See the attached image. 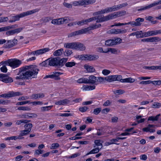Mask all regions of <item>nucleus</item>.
Masks as SVG:
<instances>
[{"label":"nucleus","instance_id":"ddd939ff","mask_svg":"<svg viewBox=\"0 0 161 161\" xmlns=\"http://www.w3.org/2000/svg\"><path fill=\"white\" fill-rule=\"evenodd\" d=\"M97 78L93 75H91L89 76L88 79V83L92 84H94L95 85L98 84Z\"/></svg>","mask_w":161,"mask_h":161},{"label":"nucleus","instance_id":"b1692460","mask_svg":"<svg viewBox=\"0 0 161 161\" xmlns=\"http://www.w3.org/2000/svg\"><path fill=\"white\" fill-rule=\"evenodd\" d=\"M84 67L88 72H93L95 71V69L92 66L85 65Z\"/></svg>","mask_w":161,"mask_h":161},{"label":"nucleus","instance_id":"a18cd8bd","mask_svg":"<svg viewBox=\"0 0 161 161\" xmlns=\"http://www.w3.org/2000/svg\"><path fill=\"white\" fill-rule=\"evenodd\" d=\"M59 146V145L58 143H53L50 146V148L51 149H56Z\"/></svg>","mask_w":161,"mask_h":161},{"label":"nucleus","instance_id":"f03ea898","mask_svg":"<svg viewBox=\"0 0 161 161\" xmlns=\"http://www.w3.org/2000/svg\"><path fill=\"white\" fill-rule=\"evenodd\" d=\"M67 60V58H61L59 57L50 58H49V66L62 67L64 65Z\"/></svg>","mask_w":161,"mask_h":161},{"label":"nucleus","instance_id":"a19ab883","mask_svg":"<svg viewBox=\"0 0 161 161\" xmlns=\"http://www.w3.org/2000/svg\"><path fill=\"white\" fill-rule=\"evenodd\" d=\"M94 143L96 146L99 147L100 149H101L102 148L103 146L102 143L101 142L100 140H95L94 141Z\"/></svg>","mask_w":161,"mask_h":161},{"label":"nucleus","instance_id":"864d4df0","mask_svg":"<svg viewBox=\"0 0 161 161\" xmlns=\"http://www.w3.org/2000/svg\"><path fill=\"white\" fill-rule=\"evenodd\" d=\"M28 119L31 118H36L37 116L36 114L34 113H27Z\"/></svg>","mask_w":161,"mask_h":161},{"label":"nucleus","instance_id":"6e6552de","mask_svg":"<svg viewBox=\"0 0 161 161\" xmlns=\"http://www.w3.org/2000/svg\"><path fill=\"white\" fill-rule=\"evenodd\" d=\"M107 81L111 82L114 81H119L121 79V75H113L106 77Z\"/></svg>","mask_w":161,"mask_h":161},{"label":"nucleus","instance_id":"8fccbe9b","mask_svg":"<svg viewBox=\"0 0 161 161\" xmlns=\"http://www.w3.org/2000/svg\"><path fill=\"white\" fill-rule=\"evenodd\" d=\"M106 77H97V80H98V82H103L104 81V80L107 81L106 79Z\"/></svg>","mask_w":161,"mask_h":161},{"label":"nucleus","instance_id":"9d476101","mask_svg":"<svg viewBox=\"0 0 161 161\" xmlns=\"http://www.w3.org/2000/svg\"><path fill=\"white\" fill-rule=\"evenodd\" d=\"M62 74L63 73H61L60 72H53L52 74L46 76L44 77V79L50 78L51 79H54L56 80H59L60 79L59 75Z\"/></svg>","mask_w":161,"mask_h":161},{"label":"nucleus","instance_id":"603ef678","mask_svg":"<svg viewBox=\"0 0 161 161\" xmlns=\"http://www.w3.org/2000/svg\"><path fill=\"white\" fill-rule=\"evenodd\" d=\"M23 28L22 27L19 28L15 29L12 30L13 34L15 33H18L20 32L22 30Z\"/></svg>","mask_w":161,"mask_h":161},{"label":"nucleus","instance_id":"4c0bfd02","mask_svg":"<svg viewBox=\"0 0 161 161\" xmlns=\"http://www.w3.org/2000/svg\"><path fill=\"white\" fill-rule=\"evenodd\" d=\"M109 33L110 34H120V29H111L109 31Z\"/></svg>","mask_w":161,"mask_h":161},{"label":"nucleus","instance_id":"bb28decb","mask_svg":"<svg viewBox=\"0 0 161 161\" xmlns=\"http://www.w3.org/2000/svg\"><path fill=\"white\" fill-rule=\"evenodd\" d=\"M110 19L116 18L117 17L121 16L118 12H115L113 14H109Z\"/></svg>","mask_w":161,"mask_h":161},{"label":"nucleus","instance_id":"a878e982","mask_svg":"<svg viewBox=\"0 0 161 161\" xmlns=\"http://www.w3.org/2000/svg\"><path fill=\"white\" fill-rule=\"evenodd\" d=\"M96 29H97L96 27V25H94L89 27L84 28L83 29V30H84V33H85L89 31L94 30Z\"/></svg>","mask_w":161,"mask_h":161},{"label":"nucleus","instance_id":"79ce46f5","mask_svg":"<svg viewBox=\"0 0 161 161\" xmlns=\"http://www.w3.org/2000/svg\"><path fill=\"white\" fill-rule=\"evenodd\" d=\"M144 21V19L142 18H138L136 19V22L137 25V26H139L141 25V22H142Z\"/></svg>","mask_w":161,"mask_h":161},{"label":"nucleus","instance_id":"69168bd1","mask_svg":"<svg viewBox=\"0 0 161 161\" xmlns=\"http://www.w3.org/2000/svg\"><path fill=\"white\" fill-rule=\"evenodd\" d=\"M151 83H153L155 85H159L161 84V80H154L151 81Z\"/></svg>","mask_w":161,"mask_h":161},{"label":"nucleus","instance_id":"5701e85b","mask_svg":"<svg viewBox=\"0 0 161 161\" xmlns=\"http://www.w3.org/2000/svg\"><path fill=\"white\" fill-rule=\"evenodd\" d=\"M95 87H96L95 86L86 85L83 86L82 88L83 90L89 91L94 89Z\"/></svg>","mask_w":161,"mask_h":161},{"label":"nucleus","instance_id":"3c124183","mask_svg":"<svg viewBox=\"0 0 161 161\" xmlns=\"http://www.w3.org/2000/svg\"><path fill=\"white\" fill-rule=\"evenodd\" d=\"M112 103V101L110 100H107L103 104L104 106L106 107L110 105H111Z\"/></svg>","mask_w":161,"mask_h":161},{"label":"nucleus","instance_id":"9b49d317","mask_svg":"<svg viewBox=\"0 0 161 161\" xmlns=\"http://www.w3.org/2000/svg\"><path fill=\"white\" fill-rule=\"evenodd\" d=\"M17 43V40L16 39H14L13 40H8L6 43L3 46V47L5 48H10Z\"/></svg>","mask_w":161,"mask_h":161},{"label":"nucleus","instance_id":"f257e3e1","mask_svg":"<svg viewBox=\"0 0 161 161\" xmlns=\"http://www.w3.org/2000/svg\"><path fill=\"white\" fill-rule=\"evenodd\" d=\"M39 69L34 67L33 65L25 66L19 68V73L20 74L19 76H17L15 79H31L35 77Z\"/></svg>","mask_w":161,"mask_h":161},{"label":"nucleus","instance_id":"cd10ccee","mask_svg":"<svg viewBox=\"0 0 161 161\" xmlns=\"http://www.w3.org/2000/svg\"><path fill=\"white\" fill-rule=\"evenodd\" d=\"M100 149H100L99 147L94 148L89 153H87L86 155H88L89 154H95L97 153L99 151Z\"/></svg>","mask_w":161,"mask_h":161},{"label":"nucleus","instance_id":"2eb2a0df","mask_svg":"<svg viewBox=\"0 0 161 161\" xmlns=\"http://www.w3.org/2000/svg\"><path fill=\"white\" fill-rule=\"evenodd\" d=\"M22 95V94L19 92H10L8 93L7 94V98Z\"/></svg>","mask_w":161,"mask_h":161},{"label":"nucleus","instance_id":"1a4fd4ad","mask_svg":"<svg viewBox=\"0 0 161 161\" xmlns=\"http://www.w3.org/2000/svg\"><path fill=\"white\" fill-rule=\"evenodd\" d=\"M50 49L48 47L42 48V49L38 50L32 52H29L28 53V55H30L31 54H33L34 55H37L46 53Z\"/></svg>","mask_w":161,"mask_h":161},{"label":"nucleus","instance_id":"423d86ee","mask_svg":"<svg viewBox=\"0 0 161 161\" xmlns=\"http://www.w3.org/2000/svg\"><path fill=\"white\" fill-rule=\"evenodd\" d=\"M9 62L10 66L14 69L19 67L22 63L21 60L15 58L11 59Z\"/></svg>","mask_w":161,"mask_h":161},{"label":"nucleus","instance_id":"e433bc0d","mask_svg":"<svg viewBox=\"0 0 161 161\" xmlns=\"http://www.w3.org/2000/svg\"><path fill=\"white\" fill-rule=\"evenodd\" d=\"M18 109L19 110L30 111L31 108L27 106H21L18 107Z\"/></svg>","mask_w":161,"mask_h":161},{"label":"nucleus","instance_id":"c756f323","mask_svg":"<svg viewBox=\"0 0 161 161\" xmlns=\"http://www.w3.org/2000/svg\"><path fill=\"white\" fill-rule=\"evenodd\" d=\"M149 32L150 36H155L161 34V30L150 31Z\"/></svg>","mask_w":161,"mask_h":161},{"label":"nucleus","instance_id":"bf43d9fd","mask_svg":"<svg viewBox=\"0 0 161 161\" xmlns=\"http://www.w3.org/2000/svg\"><path fill=\"white\" fill-rule=\"evenodd\" d=\"M44 152L43 150L38 149L35 151L34 153L36 155H39L40 154L43 153Z\"/></svg>","mask_w":161,"mask_h":161},{"label":"nucleus","instance_id":"4be33fe9","mask_svg":"<svg viewBox=\"0 0 161 161\" xmlns=\"http://www.w3.org/2000/svg\"><path fill=\"white\" fill-rule=\"evenodd\" d=\"M29 132L27 131L26 130H22L20 131L19 135L17 136L18 139H21L24 138L23 136H26L29 134Z\"/></svg>","mask_w":161,"mask_h":161},{"label":"nucleus","instance_id":"49530a36","mask_svg":"<svg viewBox=\"0 0 161 161\" xmlns=\"http://www.w3.org/2000/svg\"><path fill=\"white\" fill-rule=\"evenodd\" d=\"M72 4L75 6H82L81 1H73L72 2Z\"/></svg>","mask_w":161,"mask_h":161},{"label":"nucleus","instance_id":"0e129e2a","mask_svg":"<svg viewBox=\"0 0 161 161\" xmlns=\"http://www.w3.org/2000/svg\"><path fill=\"white\" fill-rule=\"evenodd\" d=\"M18 139L17 136H12L9 137H8L6 138L5 140H12Z\"/></svg>","mask_w":161,"mask_h":161},{"label":"nucleus","instance_id":"aec40b11","mask_svg":"<svg viewBox=\"0 0 161 161\" xmlns=\"http://www.w3.org/2000/svg\"><path fill=\"white\" fill-rule=\"evenodd\" d=\"M154 6L153 3L150 4L149 5L147 6H143L141 7L140 8L137 9V11H142L146 9H149L153 7Z\"/></svg>","mask_w":161,"mask_h":161},{"label":"nucleus","instance_id":"a211bd4d","mask_svg":"<svg viewBox=\"0 0 161 161\" xmlns=\"http://www.w3.org/2000/svg\"><path fill=\"white\" fill-rule=\"evenodd\" d=\"M44 95L43 93L33 94L31 96V98L37 99L38 98H43L44 97Z\"/></svg>","mask_w":161,"mask_h":161},{"label":"nucleus","instance_id":"39448f33","mask_svg":"<svg viewBox=\"0 0 161 161\" xmlns=\"http://www.w3.org/2000/svg\"><path fill=\"white\" fill-rule=\"evenodd\" d=\"M80 57L79 58L82 60H94L97 59L99 58L98 55H80Z\"/></svg>","mask_w":161,"mask_h":161},{"label":"nucleus","instance_id":"c85d7f7f","mask_svg":"<svg viewBox=\"0 0 161 161\" xmlns=\"http://www.w3.org/2000/svg\"><path fill=\"white\" fill-rule=\"evenodd\" d=\"M160 115V114L157 115L156 116H151L148 117V120H151L153 121H158L159 117Z\"/></svg>","mask_w":161,"mask_h":161},{"label":"nucleus","instance_id":"4468645a","mask_svg":"<svg viewBox=\"0 0 161 161\" xmlns=\"http://www.w3.org/2000/svg\"><path fill=\"white\" fill-rule=\"evenodd\" d=\"M82 6L86 7V5L93 4L96 2L95 0H81Z\"/></svg>","mask_w":161,"mask_h":161},{"label":"nucleus","instance_id":"58836bf2","mask_svg":"<svg viewBox=\"0 0 161 161\" xmlns=\"http://www.w3.org/2000/svg\"><path fill=\"white\" fill-rule=\"evenodd\" d=\"M105 44L108 46H111L114 45L113 40H108L105 41Z\"/></svg>","mask_w":161,"mask_h":161},{"label":"nucleus","instance_id":"e2e57ef3","mask_svg":"<svg viewBox=\"0 0 161 161\" xmlns=\"http://www.w3.org/2000/svg\"><path fill=\"white\" fill-rule=\"evenodd\" d=\"M151 81L148 80L145 81H142L140 82L139 84L141 85H146L151 83Z\"/></svg>","mask_w":161,"mask_h":161},{"label":"nucleus","instance_id":"412c9836","mask_svg":"<svg viewBox=\"0 0 161 161\" xmlns=\"http://www.w3.org/2000/svg\"><path fill=\"white\" fill-rule=\"evenodd\" d=\"M135 81V80L134 79L132 78L131 77L123 79L122 76L121 79L119 80V81L121 82L133 83Z\"/></svg>","mask_w":161,"mask_h":161},{"label":"nucleus","instance_id":"7c9ffc66","mask_svg":"<svg viewBox=\"0 0 161 161\" xmlns=\"http://www.w3.org/2000/svg\"><path fill=\"white\" fill-rule=\"evenodd\" d=\"M53 107V106L51 105L42 107L40 108L41 112H43L47 111H49Z\"/></svg>","mask_w":161,"mask_h":161},{"label":"nucleus","instance_id":"37998d69","mask_svg":"<svg viewBox=\"0 0 161 161\" xmlns=\"http://www.w3.org/2000/svg\"><path fill=\"white\" fill-rule=\"evenodd\" d=\"M52 19L49 17H45L42 18L41 19V21H42L43 23H47L52 20Z\"/></svg>","mask_w":161,"mask_h":161},{"label":"nucleus","instance_id":"20e7f679","mask_svg":"<svg viewBox=\"0 0 161 161\" xmlns=\"http://www.w3.org/2000/svg\"><path fill=\"white\" fill-rule=\"evenodd\" d=\"M64 46L66 48L80 51L84 50L86 49V47L83 44L78 42L66 43L64 44Z\"/></svg>","mask_w":161,"mask_h":161},{"label":"nucleus","instance_id":"774afa93","mask_svg":"<svg viewBox=\"0 0 161 161\" xmlns=\"http://www.w3.org/2000/svg\"><path fill=\"white\" fill-rule=\"evenodd\" d=\"M114 93L115 94H118L119 95L124 93V91L121 90H117L114 91Z\"/></svg>","mask_w":161,"mask_h":161},{"label":"nucleus","instance_id":"393cba45","mask_svg":"<svg viewBox=\"0 0 161 161\" xmlns=\"http://www.w3.org/2000/svg\"><path fill=\"white\" fill-rule=\"evenodd\" d=\"M64 52V49L63 48H61L55 51L53 53V55L54 56H60L63 52Z\"/></svg>","mask_w":161,"mask_h":161},{"label":"nucleus","instance_id":"6e6d98bb","mask_svg":"<svg viewBox=\"0 0 161 161\" xmlns=\"http://www.w3.org/2000/svg\"><path fill=\"white\" fill-rule=\"evenodd\" d=\"M10 103V101L8 100H3L0 99V104L6 105Z\"/></svg>","mask_w":161,"mask_h":161},{"label":"nucleus","instance_id":"f704fd0d","mask_svg":"<svg viewBox=\"0 0 161 161\" xmlns=\"http://www.w3.org/2000/svg\"><path fill=\"white\" fill-rule=\"evenodd\" d=\"M99 18L101 22L107 21L110 19L109 14L105 16H103V17H100V16H99Z\"/></svg>","mask_w":161,"mask_h":161},{"label":"nucleus","instance_id":"de8ad7c7","mask_svg":"<svg viewBox=\"0 0 161 161\" xmlns=\"http://www.w3.org/2000/svg\"><path fill=\"white\" fill-rule=\"evenodd\" d=\"M161 107V103H154L152 105V108H159Z\"/></svg>","mask_w":161,"mask_h":161},{"label":"nucleus","instance_id":"4d7b16f0","mask_svg":"<svg viewBox=\"0 0 161 161\" xmlns=\"http://www.w3.org/2000/svg\"><path fill=\"white\" fill-rule=\"evenodd\" d=\"M85 24H86V21L85 20V19L79 21L77 23H76V22L74 23V24L75 25H76V24H77L78 25L80 26L82 25Z\"/></svg>","mask_w":161,"mask_h":161},{"label":"nucleus","instance_id":"680f3d73","mask_svg":"<svg viewBox=\"0 0 161 161\" xmlns=\"http://www.w3.org/2000/svg\"><path fill=\"white\" fill-rule=\"evenodd\" d=\"M113 40L114 45H115L118 43H120L122 40L119 38H117Z\"/></svg>","mask_w":161,"mask_h":161},{"label":"nucleus","instance_id":"09e8293b","mask_svg":"<svg viewBox=\"0 0 161 161\" xmlns=\"http://www.w3.org/2000/svg\"><path fill=\"white\" fill-rule=\"evenodd\" d=\"M17 116L19 118L28 119L27 113L23 114H19Z\"/></svg>","mask_w":161,"mask_h":161},{"label":"nucleus","instance_id":"dca6fc26","mask_svg":"<svg viewBox=\"0 0 161 161\" xmlns=\"http://www.w3.org/2000/svg\"><path fill=\"white\" fill-rule=\"evenodd\" d=\"M18 26L17 25H14L10 26H7L0 28V32L8 31L10 29H14Z\"/></svg>","mask_w":161,"mask_h":161},{"label":"nucleus","instance_id":"7ed1b4c3","mask_svg":"<svg viewBox=\"0 0 161 161\" xmlns=\"http://www.w3.org/2000/svg\"><path fill=\"white\" fill-rule=\"evenodd\" d=\"M40 10V8H36L32 10L28 11L26 12L21 13L19 14H18L14 16H12L10 18V19L9 21V23L15 22L19 20L20 18H22L38 12Z\"/></svg>","mask_w":161,"mask_h":161},{"label":"nucleus","instance_id":"f8f14e48","mask_svg":"<svg viewBox=\"0 0 161 161\" xmlns=\"http://www.w3.org/2000/svg\"><path fill=\"white\" fill-rule=\"evenodd\" d=\"M161 40V39L158 37H149L147 38H144L142 39V42H158Z\"/></svg>","mask_w":161,"mask_h":161},{"label":"nucleus","instance_id":"72a5a7b5","mask_svg":"<svg viewBox=\"0 0 161 161\" xmlns=\"http://www.w3.org/2000/svg\"><path fill=\"white\" fill-rule=\"evenodd\" d=\"M77 82L79 83H88V79L85 78H82L79 79Z\"/></svg>","mask_w":161,"mask_h":161},{"label":"nucleus","instance_id":"2f4dec72","mask_svg":"<svg viewBox=\"0 0 161 161\" xmlns=\"http://www.w3.org/2000/svg\"><path fill=\"white\" fill-rule=\"evenodd\" d=\"M30 120L27 119H21L17 120L16 123V125H20L22 123H26L30 122Z\"/></svg>","mask_w":161,"mask_h":161},{"label":"nucleus","instance_id":"ea45409f","mask_svg":"<svg viewBox=\"0 0 161 161\" xmlns=\"http://www.w3.org/2000/svg\"><path fill=\"white\" fill-rule=\"evenodd\" d=\"M76 63L72 62H68L65 64V65L67 67H71L75 65Z\"/></svg>","mask_w":161,"mask_h":161},{"label":"nucleus","instance_id":"5fc2aeb1","mask_svg":"<svg viewBox=\"0 0 161 161\" xmlns=\"http://www.w3.org/2000/svg\"><path fill=\"white\" fill-rule=\"evenodd\" d=\"M136 36L137 38H140L142 37V32L141 31H138L136 32Z\"/></svg>","mask_w":161,"mask_h":161},{"label":"nucleus","instance_id":"c03bdc74","mask_svg":"<svg viewBox=\"0 0 161 161\" xmlns=\"http://www.w3.org/2000/svg\"><path fill=\"white\" fill-rule=\"evenodd\" d=\"M72 53V50L69 49H66L64 52V55L66 56H70Z\"/></svg>","mask_w":161,"mask_h":161},{"label":"nucleus","instance_id":"f3484780","mask_svg":"<svg viewBox=\"0 0 161 161\" xmlns=\"http://www.w3.org/2000/svg\"><path fill=\"white\" fill-rule=\"evenodd\" d=\"M84 33V30H83V29H82L79 31H75L71 33L68 35V37H70Z\"/></svg>","mask_w":161,"mask_h":161},{"label":"nucleus","instance_id":"6ab92c4d","mask_svg":"<svg viewBox=\"0 0 161 161\" xmlns=\"http://www.w3.org/2000/svg\"><path fill=\"white\" fill-rule=\"evenodd\" d=\"M69 101L67 99L60 100L56 102L55 104L57 105H64L69 103Z\"/></svg>","mask_w":161,"mask_h":161},{"label":"nucleus","instance_id":"0eeeda50","mask_svg":"<svg viewBox=\"0 0 161 161\" xmlns=\"http://www.w3.org/2000/svg\"><path fill=\"white\" fill-rule=\"evenodd\" d=\"M0 80L6 83H11L13 81V79L11 77L3 74H0Z\"/></svg>","mask_w":161,"mask_h":161},{"label":"nucleus","instance_id":"473e14b6","mask_svg":"<svg viewBox=\"0 0 161 161\" xmlns=\"http://www.w3.org/2000/svg\"><path fill=\"white\" fill-rule=\"evenodd\" d=\"M24 127L25 128V130H26L27 131L29 132L31 130V129L32 127V125L31 123H28V124H25L24 126Z\"/></svg>","mask_w":161,"mask_h":161},{"label":"nucleus","instance_id":"13d9d810","mask_svg":"<svg viewBox=\"0 0 161 161\" xmlns=\"http://www.w3.org/2000/svg\"><path fill=\"white\" fill-rule=\"evenodd\" d=\"M101 108H97L94 109L93 113L95 115L98 114L101 111Z\"/></svg>","mask_w":161,"mask_h":161},{"label":"nucleus","instance_id":"052dcab7","mask_svg":"<svg viewBox=\"0 0 161 161\" xmlns=\"http://www.w3.org/2000/svg\"><path fill=\"white\" fill-rule=\"evenodd\" d=\"M108 52H110L114 54H116L117 53V50L114 48H109L108 49Z\"/></svg>","mask_w":161,"mask_h":161},{"label":"nucleus","instance_id":"338daca9","mask_svg":"<svg viewBox=\"0 0 161 161\" xmlns=\"http://www.w3.org/2000/svg\"><path fill=\"white\" fill-rule=\"evenodd\" d=\"M63 5L65 7L68 8H72V4L65 2H64L63 3Z\"/></svg>","mask_w":161,"mask_h":161},{"label":"nucleus","instance_id":"c9c22d12","mask_svg":"<svg viewBox=\"0 0 161 161\" xmlns=\"http://www.w3.org/2000/svg\"><path fill=\"white\" fill-rule=\"evenodd\" d=\"M49 58L40 63V65L41 66L47 67L49 65Z\"/></svg>","mask_w":161,"mask_h":161}]
</instances>
